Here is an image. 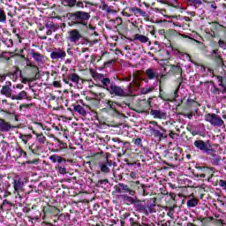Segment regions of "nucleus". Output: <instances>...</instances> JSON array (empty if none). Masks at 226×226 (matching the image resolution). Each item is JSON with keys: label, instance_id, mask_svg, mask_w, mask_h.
Masks as SVG:
<instances>
[{"label": "nucleus", "instance_id": "nucleus-1", "mask_svg": "<svg viewBox=\"0 0 226 226\" xmlns=\"http://www.w3.org/2000/svg\"><path fill=\"white\" fill-rule=\"evenodd\" d=\"M102 87L107 89L112 96L126 98L127 96H132L133 91H137L140 87V78L137 74H133V80L128 85V91H124V88L116 85L114 82H110V79H104Z\"/></svg>", "mask_w": 226, "mask_h": 226}, {"label": "nucleus", "instance_id": "nucleus-2", "mask_svg": "<svg viewBox=\"0 0 226 226\" xmlns=\"http://www.w3.org/2000/svg\"><path fill=\"white\" fill-rule=\"evenodd\" d=\"M120 199H122L127 206H134L136 211L146 215V216H149L152 213H156V202L153 199L148 200L144 204L139 199L129 196L128 194L120 195Z\"/></svg>", "mask_w": 226, "mask_h": 226}, {"label": "nucleus", "instance_id": "nucleus-3", "mask_svg": "<svg viewBox=\"0 0 226 226\" xmlns=\"http://www.w3.org/2000/svg\"><path fill=\"white\" fill-rule=\"evenodd\" d=\"M69 17V26H73L74 27H86L90 29V31H94L95 26L91 25L87 26L89 19H91V14L83 11H77L75 12H71L68 14Z\"/></svg>", "mask_w": 226, "mask_h": 226}, {"label": "nucleus", "instance_id": "nucleus-4", "mask_svg": "<svg viewBox=\"0 0 226 226\" xmlns=\"http://www.w3.org/2000/svg\"><path fill=\"white\" fill-rule=\"evenodd\" d=\"M194 146L196 149H198L199 151H202V153H205V154H213V153L215 152V149H213V146H211V141L209 140H195Z\"/></svg>", "mask_w": 226, "mask_h": 226}, {"label": "nucleus", "instance_id": "nucleus-5", "mask_svg": "<svg viewBox=\"0 0 226 226\" xmlns=\"http://www.w3.org/2000/svg\"><path fill=\"white\" fill-rule=\"evenodd\" d=\"M205 121H207V123H210L212 126H215L216 128L225 126V122L222 119V117L215 113H208L205 115Z\"/></svg>", "mask_w": 226, "mask_h": 226}, {"label": "nucleus", "instance_id": "nucleus-6", "mask_svg": "<svg viewBox=\"0 0 226 226\" xmlns=\"http://www.w3.org/2000/svg\"><path fill=\"white\" fill-rule=\"evenodd\" d=\"M170 71L175 75H179V78L177 80V84H178V86L174 92L175 97L173 98V101L176 102V98H177V93H179V87H181V85L183 84V69L181 68L180 64H177L171 65Z\"/></svg>", "mask_w": 226, "mask_h": 226}, {"label": "nucleus", "instance_id": "nucleus-7", "mask_svg": "<svg viewBox=\"0 0 226 226\" xmlns=\"http://www.w3.org/2000/svg\"><path fill=\"white\" fill-rule=\"evenodd\" d=\"M12 186L14 188V194L20 197V192L24 190V180L20 177H15L12 181Z\"/></svg>", "mask_w": 226, "mask_h": 226}, {"label": "nucleus", "instance_id": "nucleus-8", "mask_svg": "<svg viewBox=\"0 0 226 226\" xmlns=\"http://www.w3.org/2000/svg\"><path fill=\"white\" fill-rule=\"evenodd\" d=\"M115 190L117 193H128L131 197L135 195V191L131 189L128 185L119 183L118 185H115Z\"/></svg>", "mask_w": 226, "mask_h": 226}, {"label": "nucleus", "instance_id": "nucleus-9", "mask_svg": "<svg viewBox=\"0 0 226 226\" xmlns=\"http://www.w3.org/2000/svg\"><path fill=\"white\" fill-rule=\"evenodd\" d=\"M50 57L53 59V61H63L64 57H66V51L63 50L62 49H54L52 52L50 53Z\"/></svg>", "mask_w": 226, "mask_h": 226}, {"label": "nucleus", "instance_id": "nucleus-10", "mask_svg": "<svg viewBox=\"0 0 226 226\" xmlns=\"http://www.w3.org/2000/svg\"><path fill=\"white\" fill-rule=\"evenodd\" d=\"M161 131L155 129L152 126L149 127L150 133L154 137V139H158V140H162V139H167V134L165 133V130L160 127Z\"/></svg>", "mask_w": 226, "mask_h": 226}, {"label": "nucleus", "instance_id": "nucleus-11", "mask_svg": "<svg viewBox=\"0 0 226 226\" xmlns=\"http://www.w3.org/2000/svg\"><path fill=\"white\" fill-rule=\"evenodd\" d=\"M13 128H15V126L11 125L10 122L0 118V133H8V132Z\"/></svg>", "mask_w": 226, "mask_h": 226}, {"label": "nucleus", "instance_id": "nucleus-12", "mask_svg": "<svg viewBox=\"0 0 226 226\" xmlns=\"http://www.w3.org/2000/svg\"><path fill=\"white\" fill-rule=\"evenodd\" d=\"M219 87L221 88H218V87L214 86L211 88V93L214 94L215 96L218 94H226V86L225 84H223L222 80L220 81Z\"/></svg>", "mask_w": 226, "mask_h": 226}, {"label": "nucleus", "instance_id": "nucleus-13", "mask_svg": "<svg viewBox=\"0 0 226 226\" xmlns=\"http://www.w3.org/2000/svg\"><path fill=\"white\" fill-rule=\"evenodd\" d=\"M80 38H82V35L80 34V32H79V30L73 29L69 32V41H71V43H77V41H79Z\"/></svg>", "mask_w": 226, "mask_h": 226}, {"label": "nucleus", "instance_id": "nucleus-14", "mask_svg": "<svg viewBox=\"0 0 226 226\" xmlns=\"http://www.w3.org/2000/svg\"><path fill=\"white\" fill-rule=\"evenodd\" d=\"M100 170L103 174H109L110 172V167H112V161L107 159L104 162L99 164Z\"/></svg>", "mask_w": 226, "mask_h": 226}, {"label": "nucleus", "instance_id": "nucleus-15", "mask_svg": "<svg viewBox=\"0 0 226 226\" xmlns=\"http://www.w3.org/2000/svg\"><path fill=\"white\" fill-rule=\"evenodd\" d=\"M31 56L37 64H43V62L45 61V56H43V55L34 49H31Z\"/></svg>", "mask_w": 226, "mask_h": 226}, {"label": "nucleus", "instance_id": "nucleus-16", "mask_svg": "<svg viewBox=\"0 0 226 226\" xmlns=\"http://www.w3.org/2000/svg\"><path fill=\"white\" fill-rule=\"evenodd\" d=\"M150 114L154 119H167V113L165 111L151 109Z\"/></svg>", "mask_w": 226, "mask_h": 226}, {"label": "nucleus", "instance_id": "nucleus-17", "mask_svg": "<svg viewBox=\"0 0 226 226\" xmlns=\"http://www.w3.org/2000/svg\"><path fill=\"white\" fill-rule=\"evenodd\" d=\"M11 86V82H6V85L2 87V94H4V96H7L8 98H11L13 95V91L11 88H10Z\"/></svg>", "mask_w": 226, "mask_h": 226}, {"label": "nucleus", "instance_id": "nucleus-18", "mask_svg": "<svg viewBox=\"0 0 226 226\" xmlns=\"http://www.w3.org/2000/svg\"><path fill=\"white\" fill-rule=\"evenodd\" d=\"M111 142H113V147H115V149H121V147H124V146L129 144L128 142L121 140L119 138H112Z\"/></svg>", "mask_w": 226, "mask_h": 226}, {"label": "nucleus", "instance_id": "nucleus-19", "mask_svg": "<svg viewBox=\"0 0 226 226\" xmlns=\"http://www.w3.org/2000/svg\"><path fill=\"white\" fill-rule=\"evenodd\" d=\"M34 135L36 137V142L40 146H44V144L47 142V137L43 135V133H36V132L33 131Z\"/></svg>", "mask_w": 226, "mask_h": 226}, {"label": "nucleus", "instance_id": "nucleus-20", "mask_svg": "<svg viewBox=\"0 0 226 226\" xmlns=\"http://www.w3.org/2000/svg\"><path fill=\"white\" fill-rule=\"evenodd\" d=\"M13 204L8 201L7 200H4L2 205L0 206V213H4V211H10Z\"/></svg>", "mask_w": 226, "mask_h": 226}, {"label": "nucleus", "instance_id": "nucleus-21", "mask_svg": "<svg viewBox=\"0 0 226 226\" xmlns=\"http://www.w3.org/2000/svg\"><path fill=\"white\" fill-rule=\"evenodd\" d=\"M11 100H27V92L21 91L19 94H12Z\"/></svg>", "mask_w": 226, "mask_h": 226}, {"label": "nucleus", "instance_id": "nucleus-22", "mask_svg": "<svg viewBox=\"0 0 226 226\" xmlns=\"http://www.w3.org/2000/svg\"><path fill=\"white\" fill-rule=\"evenodd\" d=\"M210 58L217 63H222V56H220V51L218 49H214L211 51Z\"/></svg>", "mask_w": 226, "mask_h": 226}, {"label": "nucleus", "instance_id": "nucleus-23", "mask_svg": "<svg viewBox=\"0 0 226 226\" xmlns=\"http://www.w3.org/2000/svg\"><path fill=\"white\" fill-rule=\"evenodd\" d=\"M23 59L26 62V66L29 68H32L34 70V72L36 74V76L40 73V69L35 64H33V62L31 60L26 58V56H22Z\"/></svg>", "mask_w": 226, "mask_h": 226}, {"label": "nucleus", "instance_id": "nucleus-24", "mask_svg": "<svg viewBox=\"0 0 226 226\" xmlns=\"http://www.w3.org/2000/svg\"><path fill=\"white\" fill-rule=\"evenodd\" d=\"M216 170L215 168H208V167H204L203 168V172L205 173V176L207 177L208 181L215 176V171Z\"/></svg>", "mask_w": 226, "mask_h": 226}, {"label": "nucleus", "instance_id": "nucleus-25", "mask_svg": "<svg viewBox=\"0 0 226 226\" xmlns=\"http://www.w3.org/2000/svg\"><path fill=\"white\" fill-rule=\"evenodd\" d=\"M55 140L57 142V147L59 149L54 150V153H59V151H63V149H67L68 148V144L61 141L59 139L55 138Z\"/></svg>", "mask_w": 226, "mask_h": 226}, {"label": "nucleus", "instance_id": "nucleus-26", "mask_svg": "<svg viewBox=\"0 0 226 226\" xmlns=\"http://www.w3.org/2000/svg\"><path fill=\"white\" fill-rule=\"evenodd\" d=\"M134 41H140V43H147L149 41V38L146 35L136 34L134 35Z\"/></svg>", "mask_w": 226, "mask_h": 226}, {"label": "nucleus", "instance_id": "nucleus-27", "mask_svg": "<svg viewBox=\"0 0 226 226\" xmlns=\"http://www.w3.org/2000/svg\"><path fill=\"white\" fill-rule=\"evenodd\" d=\"M145 73L149 80L156 79V72L153 68L147 69Z\"/></svg>", "mask_w": 226, "mask_h": 226}, {"label": "nucleus", "instance_id": "nucleus-28", "mask_svg": "<svg viewBox=\"0 0 226 226\" xmlns=\"http://www.w3.org/2000/svg\"><path fill=\"white\" fill-rule=\"evenodd\" d=\"M63 6H67L68 8H73L77 4V0H59Z\"/></svg>", "mask_w": 226, "mask_h": 226}, {"label": "nucleus", "instance_id": "nucleus-29", "mask_svg": "<svg viewBox=\"0 0 226 226\" xmlns=\"http://www.w3.org/2000/svg\"><path fill=\"white\" fill-rule=\"evenodd\" d=\"M141 220H142L141 223L134 222H132V225H137V226H156L153 222H150V223L147 222V218H146L144 216L141 218Z\"/></svg>", "mask_w": 226, "mask_h": 226}, {"label": "nucleus", "instance_id": "nucleus-30", "mask_svg": "<svg viewBox=\"0 0 226 226\" xmlns=\"http://www.w3.org/2000/svg\"><path fill=\"white\" fill-rule=\"evenodd\" d=\"M131 11H132L133 13H135V15H139V17H147V12L142 11V9L140 8H132Z\"/></svg>", "mask_w": 226, "mask_h": 226}, {"label": "nucleus", "instance_id": "nucleus-31", "mask_svg": "<svg viewBox=\"0 0 226 226\" xmlns=\"http://www.w3.org/2000/svg\"><path fill=\"white\" fill-rule=\"evenodd\" d=\"M19 139H20L22 140V142L26 145V144H27V142H29V140H31V139H33V134L19 133Z\"/></svg>", "mask_w": 226, "mask_h": 226}, {"label": "nucleus", "instance_id": "nucleus-32", "mask_svg": "<svg viewBox=\"0 0 226 226\" xmlns=\"http://www.w3.org/2000/svg\"><path fill=\"white\" fill-rule=\"evenodd\" d=\"M74 111L78 112V114H79L80 116H86V114H87L84 107L79 104L74 105Z\"/></svg>", "mask_w": 226, "mask_h": 226}, {"label": "nucleus", "instance_id": "nucleus-33", "mask_svg": "<svg viewBox=\"0 0 226 226\" xmlns=\"http://www.w3.org/2000/svg\"><path fill=\"white\" fill-rule=\"evenodd\" d=\"M93 78L94 79V80H101L102 86H103V81L104 80H110V79L109 78H105V76L102 73H94L93 74Z\"/></svg>", "mask_w": 226, "mask_h": 226}, {"label": "nucleus", "instance_id": "nucleus-34", "mask_svg": "<svg viewBox=\"0 0 226 226\" xmlns=\"http://www.w3.org/2000/svg\"><path fill=\"white\" fill-rule=\"evenodd\" d=\"M210 162L212 165H220V162H222V158L219 155L212 154L210 158Z\"/></svg>", "mask_w": 226, "mask_h": 226}, {"label": "nucleus", "instance_id": "nucleus-35", "mask_svg": "<svg viewBox=\"0 0 226 226\" xmlns=\"http://www.w3.org/2000/svg\"><path fill=\"white\" fill-rule=\"evenodd\" d=\"M186 204L189 207H196V206H199V200L197 198L189 199Z\"/></svg>", "mask_w": 226, "mask_h": 226}, {"label": "nucleus", "instance_id": "nucleus-36", "mask_svg": "<svg viewBox=\"0 0 226 226\" xmlns=\"http://www.w3.org/2000/svg\"><path fill=\"white\" fill-rule=\"evenodd\" d=\"M211 26H210V31H215V32H219L222 31V27H223V26L216 23V22H212L210 23Z\"/></svg>", "mask_w": 226, "mask_h": 226}, {"label": "nucleus", "instance_id": "nucleus-37", "mask_svg": "<svg viewBox=\"0 0 226 226\" xmlns=\"http://www.w3.org/2000/svg\"><path fill=\"white\" fill-rule=\"evenodd\" d=\"M69 79L71 82H73L74 84H79V82H80V77L77 73L69 74Z\"/></svg>", "mask_w": 226, "mask_h": 226}, {"label": "nucleus", "instance_id": "nucleus-38", "mask_svg": "<svg viewBox=\"0 0 226 226\" xmlns=\"http://www.w3.org/2000/svg\"><path fill=\"white\" fill-rule=\"evenodd\" d=\"M195 66H199L200 67V72L201 73H206L207 72H208L209 73H213V70H211L209 67H206L204 65H200L197 63H194Z\"/></svg>", "mask_w": 226, "mask_h": 226}, {"label": "nucleus", "instance_id": "nucleus-39", "mask_svg": "<svg viewBox=\"0 0 226 226\" xmlns=\"http://www.w3.org/2000/svg\"><path fill=\"white\" fill-rule=\"evenodd\" d=\"M108 105L109 107V109L111 110H114V112H116L117 114V109H116V107H117V105L119 107H121V105H119V103L116 102H112V101H108Z\"/></svg>", "mask_w": 226, "mask_h": 226}, {"label": "nucleus", "instance_id": "nucleus-40", "mask_svg": "<svg viewBox=\"0 0 226 226\" xmlns=\"http://www.w3.org/2000/svg\"><path fill=\"white\" fill-rule=\"evenodd\" d=\"M187 3H190L191 6H194L197 9V6H200L202 4V0H186Z\"/></svg>", "mask_w": 226, "mask_h": 226}, {"label": "nucleus", "instance_id": "nucleus-41", "mask_svg": "<svg viewBox=\"0 0 226 226\" xmlns=\"http://www.w3.org/2000/svg\"><path fill=\"white\" fill-rule=\"evenodd\" d=\"M0 22L4 23L6 22V12L4 10L0 8Z\"/></svg>", "mask_w": 226, "mask_h": 226}, {"label": "nucleus", "instance_id": "nucleus-42", "mask_svg": "<svg viewBox=\"0 0 226 226\" xmlns=\"http://www.w3.org/2000/svg\"><path fill=\"white\" fill-rule=\"evenodd\" d=\"M56 169L59 174H63V175L66 174V168L64 167V165H58Z\"/></svg>", "mask_w": 226, "mask_h": 226}, {"label": "nucleus", "instance_id": "nucleus-43", "mask_svg": "<svg viewBox=\"0 0 226 226\" xmlns=\"http://www.w3.org/2000/svg\"><path fill=\"white\" fill-rule=\"evenodd\" d=\"M153 87H143V88H141V94H147L148 93H151V92H153Z\"/></svg>", "mask_w": 226, "mask_h": 226}, {"label": "nucleus", "instance_id": "nucleus-44", "mask_svg": "<svg viewBox=\"0 0 226 226\" xmlns=\"http://www.w3.org/2000/svg\"><path fill=\"white\" fill-rule=\"evenodd\" d=\"M63 81L64 82V84H68L70 86V87H73V83H72V80L70 79V76L68 75V77H63Z\"/></svg>", "mask_w": 226, "mask_h": 226}, {"label": "nucleus", "instance_id": "nucleus-45", "mask_svg": "<svg viewBox=\"0 0 226 226\" xmlns=\"http://www.w3.org/2000/svg\"><path fill=\"white\" fill-rule=\"evenodd\" d=\"M208 34H209V36H211V38H219L220 37L219 32L213 31V30H210L208 32Z\"/></svg>", "mask_w": 226, "mask_h": 226}, {"label": "nucleus", "instance_id": "nucleus-46", "mask_svg": "<svg viewBox=\"0 0 226 226\" xmlns=\"http://www.w3.org/2000/svg\"><path fill=\"white\" fill-rule=\"evenodd\" d=\"M58 158H59V155H57V154H52L49 156V160H50V162H52V163H57Z\"/></svg>", "mask_w": 226, "mask_h": 226}, {"label": "nucleus", "instance_id": "nucleus-47", "mask_svg": "<svg viewBox=\"0 0 226 226\" xmlns=\"http://www.w3.org/2000/svg\"><path fill=\"white\" fill-rule=\"evenodd\" d=\"M218 45L221 49L226 50V42L223 40L220 39L218 41Z\"/></svg>", "mask_w": 226, "mask_h": 226}, {"label": "nucleus", "instance_id": "nucleus-48", "mask_svg": "<svg viewBox=\"0 0 226 226\" xmlns=\"http://www.w3.org/2000/svg\"><path fill=\"white\" fill-rule=\"evenodd\" d=\"M138 188L141 195H146V185H140V186H139Z\"/></svg>", "mask_w": 226, "mask_h": 226}, {"label": "nucleus", "instance_id": "nucleus-49", "mask_svg": "<svg viewBox=\"0 0 226 226\" xmlns=\"http://www.w3.org/2000/svg\"><path fill=\"white\" fill-rule=\"evenodd\" d=\"M172 158L175 162H181V154H177V153H174Z\"/></svg>", "mask_w": 226, "mask_h": 226}, {"label": "nucleus", "instance_id": "nucleus-50", "mask_svg": "<svg viewBox=\"0 0 226 226\" xmlns=\"http://www.w3.org/2000/svg\"><path fill=\"white\" fill-rule=\"evenodd\" d=\"M133 142H134L135 146H141L142 139H140V138L135 139H133Z\"/></svg>", "mask_w": 226, "mask_h": 226}, {"label": "nucleus", "instance_id": "nucleus-51", "mask_svg": "<svg viewBox=\"0 0 226 226\" xmlns=\"http://www.w3.org/2000/svg\"><path fill=\"white\" fill-rule=\"evenodd\" d=\"M94 98H98V96H100V98H103L105 96L104 93H100V94H96V93H92Z\"/></svg>", "mask_w": 226, "mask_h": 226}, {"label": "nucleus", "instance_id": "nucleus-52", "mask_svg": "<svg viewBox=\"0 0 226 226\" xmlns=\"http://www.w3.org/2000/svg\"><path fill=\"white\" fill-rule=\"evenodd\" d=\"M5 43L7 47H13V41L11 39H6Z\"/></svg>", "mask_w": 226, "mask_h": 226}, {"label": "nucleus", "instance_id": "nucleus-53", "mask_svg": "<svg viewBox=\"0 0 226 226\" xmlns=\"http://www.w3.org/2000/svg\"><path fill=\"white\" fill-rule=\"evenodd\" d=\"M19 156H23L24 158H26V156H27V153H26V151L19 149Z\"/></svg>", "mask_w": 226, "mask_h": 226}, {"label": "nucleus", "instance_id": "nucleus-54", "mask_svg": "<svg viewBox=\"0 0 226 226\" xmlns=\"http://www.w3.org/2000/svg\"><path fill=\"white\" fill-rule=\"evenodd\" d=\"M75 6H77V8H84V3L77 2V0H76Z\"/></svg>", "mask_w": 226, "mask_h": 226}, {"label": "nucleus", "instance_id": "nucleus-55", "mask_svg": "<svg viewBox=\"0 0 226 226\" xmlns=\"http://www.w3.org/2000/svg\"><path fill=\"white\" fill-rule=\"evenodd\" d=\"M101 6H102V10H107V8H109V5L105 4V1L103 0L101 2Z\"/></svg>", "mask_w": 226, "mask_h": 226}, {"label": "nucleus", "instance_id": "nucleus-56", "mask_svg": "<svg viewBox=\"0 0 226 226\" xmlns=\"http://www.w3.org/2000/svg\"><path fill=\"white\" fill-rule=\"evenodd\" d=\"M63 162H66V159L58 155V159L56 160V163H63Z\"/></svg>", "mask_w": 226, "mask_h": 226}, {"label": "nucleus", "instance_id": "nucleus-57", "mask_svg": "<svg viewBox=\"0 0 226 226\" xmlns=\"http://www.w3.org/2000/svg\"><path fill=\"white\" fill-rule=\"evenodd\" d=\"M130 177H132V179H137V173H135V171H132L130 173Z\"/></svg>", "mask_w": 226, "mask_h": 226}, {"label": "nucleus", "instance_id": "nucleus-58", "mask_svg": "<svg viewBox=\"0 0 226 226\" xmlns=\"http://www.w3.org/2000/svg\"><path fill=\"white\" fill-rule=\"evenodd\" d=\"M26 163L28 165H33V164L38 163V160L27 161Z\"/></svg>", "mask_w": 226, "mask_h": 226}, {"label": "nucleus", "instance_id": "nucleus-59", "mask_svg": "<svg viewBox=\"0 0 226 226\" xmlns=\"http://www.w3.org/2000/svg\"><path fill=\"white\" fill-rule=\"evenodd\" d=\"M57 26H56V25H51V28H49V30L51 31V32H56V31H57Z\"/></svg>", "mask_w": 226, "mask_h": 226}, {"label": "nucleus", "instance_id": "nucleus-60", "mask_svg": "<svg viewBox=\"0 0 226 226\" xmlns=\"http://www.w3.org/2000/svg\"><path fill=\"white\" fill-rule=\"evenodd\" d=\"M184 117H188V119H192V117H193V113L185 114Z\"/></svg>", "mask_w": 226, "mask_h": 226}, {"label": "nucleus", "instance_id": "nucleus-61", "mask_svg": "<svg viewBox=\"0 0 226 226\" xmlns=\"http://www.w3.org/2000/svg\"><path fill=\"white\" fill-rule=\"evenodd\" d=\"M189 132L192 133V135L193 137H195V135H199V132L195 131V130H189Z\"/></svg>", "mask_w": 226, "mask_h": 226}, {"label": "nucleus", "instance_id": "nucleus-62", "mask_svg": "<svg viewBox=\"0 0 226 226\" xmlns=\"http://www.w3.org/2000/svg\"><path fill=\"white\" fill-rule=\"evenodd\" d=\"M73 61V59L72 58H67L64 62L65 64H72V62Z\"/></svg>", "mask_w": 226, "mask_h": 226}, {"label": "nucleus", "instance_id": "nucleus-63", "mask_svg": "<svg viewBox=\"0 0 226 226\" xmlns=\"http://www.w3.org/2000/svg\"><path fill=\"white\" fill-rule=\"evenodd\" d=\"M182 57H184V59H190V55H188L186 53H183Z\"/></svg>", "mask_w": 226, "mask_h": 226}, {"label": "nucleus", "instance_id": "nucleus-64", "mask_svg": "<svg viewBox=\"0 0 226 226\" xmlns=\"http://www.w3.org/2000/svg\"><path fill=\"white\" fill-rule=\"evenodd\" d=\"M124 80L125 82H130V80H132V75H129L128 77L124 78Z\"/></svg>", "mask_w": 226, "mask_h": 226}]
</instances>
